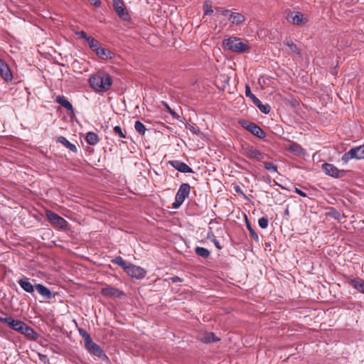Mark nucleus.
I'll return each instance as SVG.
<instances>
[{
	"instance_id": "nucleus-40",
	"label": "nucleus",
	"mask_w": 364,
	"mask_h": 364,
	"mask_svg": "<svg viewBox=\"0 0 364 364\" xmlns=\"http://www.w3.org/2000/svg\"><path fill=\"white\" fill-rule=\"evenodd\" d=\"M203 11H204V14L205 15H210V14H211L213 12V11L212 9L211 4L208 3L207 1L205 2V4L203 5Z\"/></svg>"
},
{
	"instance_id": "nucleus-10",
	"label": "nucleus",
	"mask_w": 364,
	"mask_h": 364,
	"mask_svg": "<svg viewBox=\"0 0 364 364\" xmlns=\"http://www.w3.org/2000/svg\"><path fill=\"white\" fill-rule=\"evenodd\" d=\"M113 7L118 16L123 21L129 19V13L127 11L122 0H112Z\"/></svg>"
},
{
	"instance_id": "nucleus-32",
	"label": "nucleus",
	"mask_w": 364,
	"mask_h": 364,
	"mask_svg": "<svg viewBox=\"0 0 364 364\" xmlns=\"http://www.w3.org/2000/svg\"><path fill=\"white\" fill-rule=\"evenodd\" d=\"M284 43L287 46L289 49L294 53H296V54H300V50L299 48L297 47V46L292 41H290V40H286V41L284 42Z\"/></svg>"
},
{
	"instance_id": "nucleus-28",
	"label": "nucleus",
	"mask_w": 364,
	"mask_h": 364,
	"mask_svg": "<svg viewBox=\"0 0 364 364\" xmlns=\"http://www.w3.org/2000/svg\"><path fill=\"white\" fill-rule=\"evenodd\" d=\"M258 102H255L254 105L257 107L259 111L264 114H269L271 110V107L269 104H262V102L258 100Z\"/></svg>"
},
{
	"instance_id": "nucleus-7",
	"label": "nucleus",
	"mask_w": 364,
	"mask_h": 364,
	"mask_svg": "<svg viewBox=\"0 0 364 364\" xmlns=\"http://www.w3.org/2000/svg\"><path fill=\"white\" fill-rule=\"evenodd\" d=\"M322 170L326 175L335 178H343L346 175L347 173L346 171L339 170L333 164L328 163H324L322 165Z\"/></svg>"
},
{
	"instance_id": "nucleus-3",
	"label": "nucleus",
	"mask_w": 364,
	"mask_h": 364,
	"mask_svg": "<svg viewBox=\"0 0 364 364\" xmlns=\"http://www.w3.org/2000/svg\"><path fill=\"white\" fill-rule=\"evenodd\" d=\"M191 186L188 183H183L180 186L175 197V201L172 204L173 209H178L184 202L185 199L189 196Z\"/></svg>"
},
{
	"instance_id": "nucleus-34",
	"label": "nucleus",
	"mask_w": 364,
	"mask_h": 364,
	"mask_svg": "<svg viewBox=\"0 0 364 364\" xmlns=\"http://www.w3.org/2000/svg\"><path fill=\"white\" fill-rule=\"evenodd\" d=\"M264 167L271 173L277 172V166L272 161H263Z\"/></svg>"
},
{
	"instance_id": "nucleus-50",
	"label": "nucleus",
	"mask_w": 364,
	"mask_h": 364,
	"mask_svg": "<svg viewBox=\"0 0 364 364\" xmlns=\"http://www.w3.org/2000/svg\"><path fill=\"white\" fill-rule=\"evenodd\" d=\"M272 179L271 178L270 176H267V178H264V181L267 183H271L272 182Z\"/></svg>"
},
{
	"instance_id": "nucleus-8",
	"label": "nucleus",
	"mask_w": 364,
	"mask_h": 364,
	"mask_svg": "<svg viewBox=\"0 0 364 364\" xmlns=\"http://www.w3.org/2000/svg\"><path fill=\"white\" fill-rule=\"evenodd\" d=\"M124 271L129 276L137 279H143L146 274V271L144 268L132 263H129Z\"/></svg>"
},
{
	"instance_id": "nucleus-48",
	"label": "nucleus",
	"mask_w": 364,
	"mask_h": 364,
	"mask_svg": "<svg viewBox=\"0 0 364 364\" xmlns=\"http://www.w3.org/2000/svg\"><path fill=\"white\" fill-rule=\"evenodd\" d=\"M190 130L194 133V134H198L200 133V129L198 128H196L194 127H191L190 128Z\"/></svg>"
},
{
	"instance_id": "nucleus-2",
	"label": "nucleus",
	"mask_w": 364,
	"mask_h": 364,
	"mask_svg": "<svg viewBox=\"0 0 364 364\" xmlns=\"http://www.w3.org/2000/svg\"><path fill=\"white\" fill-rule=\"evenodd\" d=\"M223 45L232 52L238 53H245L250 48L247 41H242L241 38L235 36L224 39Z\"/></svg>"
},
{
	"instance_id": "nucleus-18",
	"label": "nucleus",
	"mask_w": 364,
	"mask_h": 364,
	"mask_svg": "<svg viewBox=\"0 0 364 364\" xmlns=\"http://www.w3.org/2000/svg\"><path fill=\"white\" fill-rule=\"evenodd\" d=\"M0 75L6 82H10L13 79V75L9 65L1 58H0Z\"/></svg>"
},
{
	"instance_id": "nucleus-25",
	"label": "nucleus",
	"mask_w": 364,
	"mask_h": 364,
	"mask_svg": "<svg viewBox=\"0 0 364 364\" xmlns=\"http://www.w3.org/2000/svg\"><path fill=\"white\" fill-rule=\"evenodd\" d=\"M230 20L233 25H240L245 21V17L240 13H232L230 16Z\"/></svg>"
},
{
	"instance_id": "nucleus-4",
	"label": "nucleus",
	"mask_w": 364,
	"mask_h": 364,
	"mask_svg": "<svg viewBox=\"0 0 364 364\" xmlns=\"http://www.w3.org/2000/svg\"><path fill=\"white\" fill-rule=\"evenodd\" d=\"M240 124L259 139H264L266 136L264 130L254 122L242 119L240 121Z\"/></svg>"
},
{
	"instance_id": "nucleus-52",
	"label": "nucleus",
	"mask_w": 364,
	"mask_h": 364,
	"mask_svg": "<svg viewBox=\"0 0 364 364\" xmlns=\"http://www.w3.org/2000/svg\"><path fill=\"white\" fill-rule=\"evenodd\" d=\"M229 12H230V11H228V10H224V11H223L222 14H223V16H228V14H229Z\"/></svg>"
},
{
	"instance_id": "nucleus-49",
	"label": "nucleus",
	"mask_w": 364,
	"mask_h": 364,
	"mask_svg": "<svg viewBox=\"0 0 364 364\" xmlns=\"http://www.w3.org/2000/svg\"><path fill=\"white\" fill-rule=\"evenodd\" d=\"M234 188L237 193L243 194V192L240 186H237Z\"/></svg>"
},
{
	"instance_id": "nucleus-16",
	"label": "nucleus",
	"mask_w": 364,
	"mask_h": 364,
	"mask_svg": "<svg viewBox=\"0 0 364 364\" xmlns=\"http://www.w3.org/2000/svg\"><path fill=\"white\" fill-rule=\"evenodd\" d=\"M168 164L173 167L176 170L181 173H193V170L186 163L179 160L169 161Z\"/></svg>"
},
{
	"instance_id": "nucleus-5",
	"label": "nucleus",
	"mask_w": 364,
	"mask_h": 364,
	"mask_svg": "<svg viewBox=\"0 0 364 364\" xmlns=\"http://www.w3.org/2000/svg\"><path fill=\"white\" fill-rule=\"evenodd\" d=\"M353 159H364V145L350 149L348 152H346L341 158L342 161L346 164Z\"/></svg>"
},
{
	"instance_id": "nucleus-22",
	"label": "nucleus",
	"mask_w": 364,
	"mask_h": 364,
	"mask_svg": "<svg viewBox=\"0 0 364 364\" xmlns=\"http://www.w3.org/2000/svg\"><path fill=\"white\" fill-rule=\"evenodd\" d=\"M55 102L60 105L62 107H65L67 110L71 112L73 114L74 113V109L72 104L65 96L58 95L55 98Z\"/></svg>"
},
{
	"instance_id": "nucleus-41",
	"label": "nucleus",
	"mask_w": 364,
	"mask_h": 364,
	"mask_svg": "<svg viewBox=\"0 0 364 364\" xmlns=\"http://www.w3.org/2000/svg\"><path fill=\"white\" fill-rule=\"evenodd\" d=\"M164 105L168 113H170L174 118L178 119L179 116L168 106L167 103L164 102Z\"/></svg>"
},
{
	"instance_id": "nucleus-38",
	"label": "nucleus",
	"mask_w": 364,
	"mask_h": 364,
	"mask_svg": "<svg viewBox=\"0 0 364 364\" xmlns=\"http://www.w3.org/2000/svg\"><path fill=\"white\" fill-rule=\"evenodd\" d=\"M113 132L115 135H117L120 138H126V134L123 132L122 128L119 126H115L113 129Z\"/></svg>"
},
{
	"instance_id": "nucleus-54",
	"label": "nucleus",
	"mask_w": 364,
	"mask_h": 364,
	"mask_svg": "<svg viewBox=\"0 0 364 364\" xmlns=\"http://www.w3.org/2000/svg\"><path fill=\"white\" fill-rule=\"evenodd\" d=\"M285 214H287V215H288V214H289V210H288V209H287V210H285Z\"/></svg>"
},
{
	"instance_id": "nucleus-15",
	"label": "nucleus",
	"mask_w": 364,
	"mask_h": 364,
	"mask_svg": "<svg viewBox=\"0 0 364 364\" xmlns=\"http://www.w3.org/2000/svg\"><path fill=\"white\" fill-rule=\"evenodd\" d=\"M348 283L360 293L364 294V279L360 277L348 276L347 277Z\"/></svg>"
},
{
	"instance_id": "nucleus-26",
	"label": "nucleus",
	"mask_w": 364,
	"mask_h": 364,
	"mask_svg": "<svg viewBox=\"0 0 364 364\" xmlns=\"http://www.w3.org/2000/svg\"><path fill=\"white\" fill-rule=\"evenodd\" d=\"M85 140L87 144H89L90 145H92V146H94V145H96L99 142L100 139H99L98 135L95 132H89L86 134Z\"/></svg>"
},
{
	"instance_id": "nucleus-13",
	"label": "nucleus",
	"mask_w": 364,
	"mask_h": 364,
	"mask_svg": "<svg viewBox=\"0 0 364 364\" xmlns=\"http://www.w3.org/2000/svg\"><path fill=\"white\" fill-rule=\"evenodd\" d=\"M0 322L6 323L11 329L18 333H19V331L24 323L23 321L20 320H15L12 317L2 316H0Z\"/></svg>"
},
{
	"instance_id": "nucleus-27",
	"label": "nucleus",
	"mask_w": 364,
	"mask_h": 364,
	"mask_svg": "<svg viewBox=\"0 0 364 364\" xmlns=\"http://www.w3.org/2000/svg\"><path fill=\"white\" fill-rule=\"evenodd\" d=\"M87 42L88 43L89 48L95 53L97 51L98 48L101 46L100 42L92 37L87 38Z\"/></svg>"
},
{
	"instance_id": "nucleus-35",
	"label": "nucleus",
	"mask_w": 364,
	"mask_h": 364,
	"mask_svg": "<svg viewBox=\"0 0 364 364\" xmlns=\"http://www.w3.org/2000/svg\"><path fill=\"white\" fill-rule=\"evenodd\" d=\"M245 95L246 97L252 100L253 104H255V102H258L257 101L259 99L254 94L252 93L250 87L247 85L245 86Z\"/></svg>"
},
{
	"instance_id": "nucleus-6",
	"label": "nucleus",
	"mask_w": 364,
	"mask_h": 364,
	"mask_svg": "<svg viewBox=\"0 0 364 364\" xmlns=\"http://www.w3.org/2000/svg\"><path fill=\"white\" fill-rule=\"evenodd\" d=\"M85 348L90 354L97 357L102 360L105 362L109 361L107 355L105 354L102 348L92 341L87 345H85Z\"/></svg>"
},
{
	"instance_id": "nucleus-43",
	"label": "nucleus",
	"mask_w": 364,
	"mask_h": 364,
	"mask_svg": "<svg viewBox=\"0 0 364 364\" xmlns=\"http://www.w3.org/2000/svg\"><path fill=\"white\" fill-rule=\"evenodd\" d=\"M300 149H301V146L296 143H293L289 146V149L292 150L294 151H297Z\"/></svg>"
},
{
	"instance_id": "nucleus-19",
	"label": "nucleus",
	"mask_w": 364,
	"mask_h": 364,
	"mask_svg": "<svg viewBox=\"0 0 364 364\" xmlns=\"http://www.w3.org/2000/svg\"><path fill=\"white\" fill-rule=\"evenodd\" d=\"M35 289L38 291V293L45 299H51L53 296L51 291L41 284H36Z\"/></svg>"
},
{
	"instance_id": "nucleus-1",
	"label": "nucleus",
	"mask_w": 364,
	"mask_h": 364,
	"mask_svg": "<svg viewBox=\"0 0 364 364\" xmlns=\"http://www.w3.org/2000/svg\"><path fill=\"white\" fill-rule=\"evenodd\" d=\"M89 82L92 88L98 92L107 91L112 85V79L108 74L92 75Z\"/></svg>"
},
{
	"instance_id": "nucleus-36",
	"label": "nucleus",
	"mask_w": 364,
	"mask_h": 364,
	"mask_svg": "<svg viewBox=\"0 0 364 364\" xmlns=\"http://www.w3.org/2000/svg\"><path fill=\"white\" fill-rule=\"evenodd\" d=\"M246 226H247V230H249L250 232V236L255 240V241H258L259 240V237L257 235V234L256 233V232L252 229V226H251V224L250 223V222L248 221L247 218H246Z\"/></svg>"
},
{
	"instance_id": "nucleus-20",
	"label": "nucleus",
	"mask_w": 364,
	"mask_h": 364,
	"mask_svg": "<svg viewBox=\"0 0 364 364\" xmlns=\"http://www.w3.org/2000/svg\"><path fill=\"white\" fill-rule=\"evenodd\" d=\"M95 54L102 60L112 59L115 57V54L110 50L100 46Z\"/></svg>"
},
{
	"instance_id": "nucleus-12",
	"label": "nucleus",
	"mask_w": 364,
	"mask_h": 364,
	"mask_svg": "<svg viewBox=\"0 0 364 364\" xmlns=\"http://www.w3.org/2000/svg\"><path fill=\"white\" fill-rule=\"evenodd\" d=\"M287 19L294 25H304L307 22V19L299 11L289 12L287 14Z\"/></svg>"
},
{
	"instance_id": "nucleus-9",
	"label": "nucleus",
	"mask_w": 364,
	"mask_h": 364,
	"mask_svg": "<svg viewBox=\"0 0 364 364\" xmlns=\"http://www.w3.org/2000/svg\"><path fill=\"white\" fill-rule=\"evenodd\" d=\"M46 216L50 223H52L53 225H55L61 229H65L68 227V222L55 213L51 210H48L46 212Z\"/></svg>"
},
{
	"instance_id": "nucleus-23",
	"label": "nucleus",
	"mask_w": 364,
	"mask_h": 364,
	"mask_svg": "<svg viewBox=\"0 0 364 364\" xmlns=\"http://www.w3.org/2000/svg\"><path fill=\"white\" fill-rule=\"evenodd\" d=\"M57 142L60 143L62 145H63L65 147H66L67 149H68L70 151H71L73 153H77V146L74 144L70 143L64 136H59L57 139Z\"/></svg>"
},
{
	"instance_id": "nucleus-39",
	"label": "nucleus",
	"mask_w": 364,
	"mask_h": 364,
	"mask_svg": "<svg viewBox=\"0 0 364 364\" xmlns=\"http://www.w3.org/2000/svg\"><path fill=\"white\" fill-rule=\"evenodd\" d=\"M268 223H269V220L267 217H262L258 220V225L262 229H265L267 228Z\"/></svg>"
},
{
	"instance_id": "nucleus-21",
	"label": "nucleus",
	"mask_w": 364,
	"mask_h": 364,
	"mask_svg": "<svg viewBox=\"0 0 364 364\" xmlns=\"http://www.w3.org/2000/svg\"><path fill=\"white\" fill-rule=\"evenodd\" d=\"M20 287L27 293L32 294L34 291L35 285H33L30 282L29 279L24 277L18 281Z\"/></svg>"
},
{
	"instance_id": "nucleus-11",
	"label": "nucleus",
	"mask_w": 364,
	"mask_h": 364,
	"mask_svg": "<svg viewBox=\"0 0 364 364\" xmlns=\"http://www.w3.org/2000/svg\"><path fill=\"white\" fill-rule=\"evenodd\" d=\"M242 154L249 159H256L259 161H261L263 157L259 150L249 144L242 146Z\"/></svg>"
},
{
	"instance_id": "nucleus-53",
	"label": "nucleus",
	"mask_w": 364,
	"mask_h": 364,
	"mask_svg": "<svg viewBox=\"0 0 364 364\" xmlns=\"http://www.w3.org/2000/svg\"><path fill=\"white\" fill-rule=\"evenodd\" d=\"M272 182L274 183V185L279 186L282 187V188H284L280 184H279L275 180H273Z\"/></svg>"
},
{
	"instance_id": "nucleus-37",
	"label": "nucleus",
	"mask_w": 364,
	"mask_h": 364,
	"mask_svg": "<svg viewBox=\"0 0 364 364\" xmlns=\"http://www.w3.org/2000/svg\"><path fill=\"white\" fill-rule=\"evenodd\" d=\"M328 215L332 218L340 220L342 214L340 211L337 210L334 208H331Z\"/></svg>"
},
{
	"instance_id": "nucleus-47",
	"label": "nucleus",
	"mask_w": 364,
	"mask_h": 364,
	"mask_svg": "<svg viewBox=\"0 0 364 364\" xmlns=\"http://www.w3.org/2000/svg\"><path fill=\"white\" fill-rule=\"evenodd\" d=\"M170 279L173 282H182V279H181L180 277H177V276H175V277H172L170 278Z\"/></svg>"
},
{
	"instance_id": "nucleus-29",
	"label": "nucleus",
	"mask_w": 364,
	"mask_h": 364,
	"mask_svg": "<svg viewBox=\"0 0 364 364\" xmlns=\"http://www.w3.org/2000/svg\"><path fill=\"white\" fill-rule=\"evenodd\" d=\"M113 264H117L121 267L124 270L126 269L130 262L125 261L122 257L117 256L112 260Z\"/></svg>"
},
{
	"instance_id": "nucleus-17",
	"label": "nucleus",
	"mask_w": 364,
	"mask_h": 364,
	"mask_svg": "<svg viewBox=\"0 0 364 364\" xmlns=\"http://www.w3.org/2000/svg\"><path fill=\"white\" fill-rule=\"evenodd\" d=\"M19 333L23 335L31 341H36L38 336V333L25 322L23 323V326L21 328Z\"/></svg>"
},
{
	"instance_id": "nucleus-45",
	"label": "nucleus",
	"mask_w": 364,
	"mask_h": 364,
	"mask_svg": "<svg viewBox=\"0 0 364 364\" xmlns=\"http://www.w3.org/2000/svg\"><path fill=\"white\" fill-rule=\"evenodd\" d=\"M295 192L301 197H307V195L298 188H295Z\"/></svg>"
},
{
	"instance_id": "nucleus-33",
	"label": "nucleus",
	"mask_w": 364,
	"mask_h": 364,
	"mask_svg": "<svg viewBox=\"0 0 364 364\" xmlns=\"http://www.w3.org/2000/svg\"><path fill=\"white\" fill-rule=\"evenodd\" d=\"M134 129L141 135H144L146 130L144 124L139 120L135 122Z\"/></svg>"
},
{
	"instance_id": "nucleus-51",
	"label": "nucleus",
	"mask_w": 364,
	"mask_h": 364,
	"mask_svg": "<svg viewBox=\"0 0 364 364\" xmlns=\"http://www.w3.org/2000/svg\"><path fill=\"white\" fill-rule=\"evenodd\" d=\"M212 237L214 238L215 237L213 232L212 231H210L208 232V238L211 239Z\"/></svg>"
},
{
	"instance_id": "nucleus-31",
	"label": "nucleus",
	"mask_w": 364,
	"mask_h": 364,
	"mask_svg": "<svg viewBox=\"0 0 364 364\" xmlns=\"http://www.w3.org/2000/svg\"><path fill=\"white\" fill-rule=\"evenodd\" d=\"M78 332L81 337L83 338L85 345H87V343L92 341L90 335L85 329L78 328Z\"/></svg>"
},
{
	"instance_id": "nucleus-46",
	"label": "nucleus",
	"mask_w": 364,
	"mask_h": 364,
	"mask_svg": "<svg viewBox=\"0 0 364 364\" xmlns=\"http://www.w3.org/2000/svg\"><path fill=\"white\" fill-rule=\"evenodd\" d=\"M90 2L92 5L95 6L96 7H100L101 5L100 0H90Z\"/></svg>"
},
{
	"instance_id": "nucleus-14",
	"label": "nucleus",
	"mask_w": 364,
	"mask_h": 364,
	"mask_svg": "<svg viewBox=\"0 0 364 364\" xmlns=\"http://www.w3.org/2000/svg\"><path fill=\"white\" fill-rule=\"evenodd\" d=\"M101 294L105 296H113L117 298H121L124 296V293L117 288L107 285L103 287L101 290Z\"/></svg>"
},
{
	"instance_id": "nucleus-30",
	"label": "nucleus",
	"mask_w": 364,
	"mask_h": 364,
	"mask_svg": "<svg viewBox=\"0 0 364 364\" xmlns=\"http://www.w3.org/2000/svg\"><path fill=\"white\" fill-rule=\"evenodd\" d=\"M196 254L203 258H208L210 256V251L203 247H197L195 249Z\"/></svg>"
},
{
	"instance_id": "nucleus-24",
	"label": "nucleus",
	"mask_w": 364,
	"mask_h": 364,
	"mask_svg": "<svg viewBox=\"0 0 364 364\" xmlns=\"http://www.w3.org/2000/svg\"><path fill=\"white\" fill-rule=\"evenodd\" d=\"M200 341L203 343H210L219 341V338L212 332H206L200 336Z\"/></svg>"
},
{
	"instance_id": "nucleus-44",
	"label": "nucleus",
	"mask_w": 364,
	"mask_h": 364,
	"mask_svg": "<svg viewBox=\"0 0 364 364\" xmlns=\"http://www.w3.org/2000/svg\"><path fill=\"white\" fill-rule=\"evenodd\" d=\"M211 240L214 243V245L217 249H218V250L222 249V246L220 245L219 241L215 237L212 238Z\"/></svg>"
},
{
	"instance_id": "nucleus-42",
	"label": "nucleus",
	"mask_w": 364,
	"mask_h": 364,
	"mask_svg": "<svg viewBox=\"0 0 364 364\" xmlns=\"http://www.w3.org/2000/svg\"><path fill=\"white\" fill-rule=\"evenodd\" d=\"M76 36H78V38L85 39L87 41V38H91V36H88L87 33L84 31H77L75 33Z\"/></svg>"
}]
</instances>
